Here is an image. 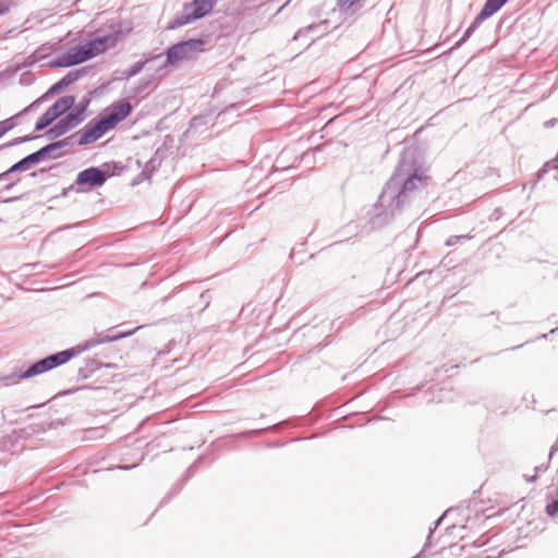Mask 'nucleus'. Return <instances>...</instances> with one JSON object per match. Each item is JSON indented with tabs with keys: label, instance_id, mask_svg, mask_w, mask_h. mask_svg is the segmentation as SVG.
<instances>
[{
	"label": "nucleus",
	"instance_id": "1",
	"mask_svg": "<svg viewBox=\"0 0 558 558\" xmlns=\"http://www.w3.org/2000/svg\"><path fill=\"white\" fill-rule=\"evenodd\" d=\"M428 179L426 169L416 161L414 154L404 151L374 205L372 225L380 227L389 222L427 184Z\"/></svg>",
	"mask_w": 558,
	"mask_h": 558
},
{
	"label": "nucleus",
	"instance_id": "2",
	"mask_svg": "<svg viewBox=\"0 0 558 558\" xmlns=\"http://www.w3.org/2000/svg\"><path fill=\"white\" fill-rule=\"evenodd\" d=\"M135 330L136 329L123 332H113V329H108L106 335L97 333L93 338L86 340L83 344L77 345L76 348L66 349L61 352L51 354L45 359L37 361L23 373L19 375H9L4 377L2 380L5 383V385L17 384L22 379H27L33 376L40 375L60 365H63L66 362H69L72 357L76 356L78 353L85 350L92 349L96 345L106 342H112L132 336L135 332Z\"/></svg>",
	"mask_w": 558,
	"mask_h": 558
},
{
	"label": "nucleus",
	"instance_id": "3",
	"mask_svg": "<svg viewBox=\"0 0 558 558\" xmlns=\"http://www.w3.org/2000/svg\"><path fill=\"white\" fill-rule=\"evenodd\" d=\"M119 37V32H98L88 43L71 47L65 52L50 59L46 65L49 68H69L80 64L114 47Z\"/></svg>",
	"mask_w": 558,
	"mask_h": 558
},
{
	"label": "nucleus",
	"instance_id": "4",
	"mask_svg": "<svg viewBox=\"0 0 558 558\" xmlns=\"http://www.w3.org/2000/svg\"><path fill=\"white\" fill-rule=\"evenodd\" d=\"M218 0H193L184 3L181 13L169 23L168 28L174 29L193 23L211 12Z\"/></svg>",
	"mask_w": 558,
	"mask_h": 558
},
{
	"label": "nucleus",
	"instance_id": "5",
	"mask_svg": "<svg viewBox=\"0 0 558 558\" xmlns=\"http://www.w3.org/2000/svg\"><path fill=\"white\" fill-rule=\"evenodd\" d=\"M203 45L204 43L201 39H190L172 45L167 50V57L162 61V64L157 68V73H159L160 76L166 75L168 65H174L180 61L193 58V54L201 50Z\"/></svg>",
	"mask_w": 558,
	"mask_h": 558
},
{
	"label": "nucleus",
	"instance_id": "6",
	"mask_svg": "<svg viewBox=\"0 0 558 558\" xmlns=\"http://www.w3.org/2000/svg\"><path fill=\"white\" fill-rule=\"evenodd\" d=\"M108 173L98 167H89L77 173L75 183L69 187V190H75L76 192H85L84 189L77 186H88V189H97L105 184L108 179Z\"/></svg>",
	"mask_w": 558,
	"mask_h": 558
},
{
	"label": "nucleus",
	"instance_id": "7",
	"mask_svg": "<svg viewBox=\"0 0 558 558\" xmlns=\"http://www.w3.org/2000/svg\"><path fill=\"white\" fill-rule=\"evenodd\" d=\"M509 0H486L484 7L476 15L472 24L466 28L463 36L457 43L456 47L464 44L471 35L475 32V29L482 24L483 21L494 15L497 11H499Z\"/></svg>",
	"mask_w": 558,
	"mask_h": 558
},
{
	"label": "nucleus",
	"instance_id": "8",
	"mask_svg": "<svg viewBox=\"0 0 558 558\" xmlns=\"http://www.w3.org/2000/svg\"><path fill=\"white\" fill-rule=\"evenodd\" d=\"M111 130L108 124L104 121L102 118L95 121L94 123H88L81 131L76 132L74 135H71L72 140H75L76 144L80 146H84L87 144H92L102 137L106 132Z\"/></svg>",
	"mask_w": 558,
	"mask_h": 558
},
{
	"label": "nucleus",
	"instance_id": "9",
	"mask_svg": "<svg viewBox=\"0 0 558 558\" xmlns=\"http://www.w3.org/2000/svg\"><path fill=\"white\" fill-rule=\"evenodd\" d=\"M84 111L85 108H75L74 111L68 113L64 118L59 120L52 128H50L47 132V136L49 138H57L76 125H78L84 120Z\"/></svg>",
	"mask_w": 558,
	"mask_h": 558
},
{
	"label": "nucleus",
	"instance_id": "10",
	"mask_svg": "<svg viewBox=\"0 0 558 558\" xmlns=\"http://www.w3.org/2000/svg\"><path fill=\"white\" fill-rule=\"evenodd\" d=\"M131 110L132 106L130 102L122 100L118 104H113L109 108V112L101 118L110 129H113L119 122L124 120L131 113Z\"/></svg>",
	"mask_w": 558,
	"mask_h": 558
},
{
	"label": "nucleus",
	"instance_id": "11",
	"mask_svg": "<svg viewBox=\"0 0 558 558\" xmlns=\"http://www.w3.org/2000/svg\"><path fill=\"white\" fill-rule=\"evenodd\" d=\"M44 153L45 151H41V153L35 151V153L24 157L23 159H21L16 163H14L11 168H9L7 171L1 173L0 181L7 179V177L10 173H14V172H19V171H26V170L31 169L33 166L39 163L40 157L44 155Z\"/></svg>",
	"mask_w": 558,
	"mask_h": 558
},
{
	"label": "nucleus",
	"instance_id": "12",
	"mask_svg": "<svg viewBox=\"0 0 558 558\" xmlns=\"http://www.w3.org/2000/svg\"><path fill=\"white\" fill-rule=\"evenodd\" d=\"M71 141H72V137L69 136V137H66L64 140L51 143V144L40 148L36 153L46 151L40 157V161H43V160H45L47 158H58V157H60L62 155L61 153H59V150L61 148L65 147L66 145H69Z\"/></svg>",
	"mask_w": 558,
	"mask_h": 558
},
{
	"label": "nucleus",
	"instance_id": "13",
	"mask_svg": "<svg viewBox=\"0 0 558 558\" xmlns=\"http://www.w3.org/2000/svg\"><path fill=\"white\" fill-rule=\"evenodd\" d=\"M75 102L74 96H64L58 99L48 110L58 119L61 114L70 110Z\"/></svg>",
	"mask_w": 558,
	"mask_h": 558
},
{
	"label": "nucleus",
	"instance_id": "14",
	"mask_svg": "<svg viewBox=\"0 0 558 558\" xmlns=\"http://www.w3.org/2000/svg\"><path fill=\"white\" fill-rule=\"evenodd\" d=\"M161 58L160 54L146 58L145 60L137 61L132 66L123 72V78H130L137 75L147 64L155 62Z\"/></svg>",
	"mask_w": 558,
	"mask_h": 558
},
{
	"label": "nucleus",
	"instance_id": "15",
	"mask_svg": "<svg viewBox=\"0 0 558 558\" xmlns=\"http://www.w3.org/2000/svg\"><path fill=\"white\" fill-rule=\"evenodd\" d=\"M31 106L29 107H26L25 109H23L21 112H19L17 114L13 116V117H10L3 121L0 122V138L7 134L9 131H11L12 129H14L16 125H17V119L23 116L24 113H26L28 110H29Z\"/></svg>",
	"mask_w": 558,
	"mask_h": 558
},
{
	"label": "nucleus",
	"instance_id": "16",
	"mask_svg": "<svg viewBox=\"0 0 558 558\" xmlns=\"http://www.w3.org/2000/svg\"><path fill=\"white\" fill-rule=\"evenodd\" d=\"M58 44H50V43H46L41 46H39L34 52L33 54L29 57L32 58L33 62H37V61H40L47 57L50 56V53L52 51L56 50V46Z\"/></svg>",
	"mask_w": 558,
	"mask_h": 558
},
{
	"label": "nucleus",
	"instance_id": "17",
	"mask_svg": "<svg viewBox=\"0 0 558 558\" xmlns=\"http://www.w3.org/2000/svg\"><path fill=\"white\" fill-rule=\"evenodd\" d=\"M162 157H163V151L161 150V148H157L155 156L153 158H150L145 163L143 171L144 172H154L156 169H158L160 167Z\"/></svg>",
	"mask_w": 558,
	"mask_h": 558
},
{
	"label": "nucleus",
	"instance_id": "18",
	"mask_svg": "<svg viewBox=\"0 0 558 558\" xmlns=\"http://www.w3.org/2000/svg\"><path fill=\"white\" fill-rule=\"evenodd\" d=\"M87 73L86 68L77 69L68 72L61 80L66 86H70L74 82H76L78 78H81L84 74Z\"/></svg>",
	"mask_w": 558,
	"mask_h": 558
},
{
	"label": "nucleus",
	"instance_id": "19",
	"mask_svg": "<svg viewBox=\"0 0 558 558\" xmlns=\"http://www.w3.org/2000/svg\"><path fill=\"white\" fill-rule=\"evenodd\" d=\"M54 120L57 119L53 117V113L47 109V111L37 120L35 130L43 131L48 128Z\"/></svg>",
	"mask_w": 558,
	"mask_h": 558
},
{
	"label": "nucleus",
	"instance_id": "20",
	"mask_svg": "<svg viewBox=\"0 0 558 558\" xmlns=\"http://www.w3.org/2000/svg\"><path fill=\"white\" fill-rule=\"evenodd\" d=\"M546 513L550 518H558V492H556V497H553L551 501L546 505Z\"/></svg>",
	"mask_w": 558,
	"mask_h": 558
},
{
	"label": "nucleus",
	"instance_id": "21",
	"mask_svg": "<svg viewBox=\"0 0 558 558\" xmlns=\"http://www.w3.org/2000/svg\"><path fill=\"white\" fill-rule=\"evenodd\" d=\"M318 27H320V24H311V25H307L306 27L300 28L295 33L293 39L294 40H299L301 37H303V36L307 35V34L316 31Z\"/></svg>",
	"mask_w": 558,
	"mask_h": 558
},
{
	"label": "nucleus",
	"instance_id": "22",
	"mask_svg": "<svg viewBox=\"0 0 558 558\" xmlns=\"http://www.w3.org/2000/svg\"><path fill=\"white\" fill-rule=\"evenodd\" d=\"M34 137L33 136H29V135H25V136H22V137H16L14 140H12L11 142H8L7 144L0 146V149L4 148V147H11V146H15V145H19V144H22V143H26L31 140H33Z\"/></svg>",
	"mask_w": 558,
	"mask_h": 558
},
{
	"label": "nucleus",
	"instance_id": "23",
	"mask_svg": "<svg viewBox=\"0 0 558 558\" xmlns=\"http://www.w3.org/2000/svg\"><path fill=\"white\" fill-rule=\"evenodd\" d=\"M13 5V0H0V15L7 14Z\"/></svg>",
	"mask_w": 558,
	"mask_h": 558
},
{
	"label": "nucleus",
	"instance_id": "24",
	"mask_svg": "<svg viewBox=\"0 0 558 558\" xmlns=\"http://www.w3.org/2000/svg\"><path fill=\"white\" fill-rule=\"evenodd\" d=\"M68 86L63 83L62 80L58 81L57 83H54L50 88H49V93L51 94H54V93H60L61 90L65 89Z\"/></svg>",
	"mask_w": 558,
	"mask_h": 558
},
{
	"label": "nucleus",
	"instance_id": "25",
	"mask_svg": "<svg viewBox=\"0 0 558 558\" xmlns=\"http://www.w3.org/2000/svg\"><path fill=\"white\" fill-rule=\"evenodd\" d=\"M359 0H338V5L341 8V9H349L351 8L353 4H355Z\"/></svg>",
	"mask_w": 558,
	"mask_h": 558
},
{
	"label": "nucleus",
	"instance_id": "26",
	"mask_svg": "<svg viewBox=\"0 0 558 558\" xmlns=\"http://www.w3.org/2000/svg\"><path fill=\"white\" fill-rule=\"evenodd\" d=\"M465 238H466L465 235H452L447 240L446 244L448 246H451V245H454L460 239H465Z\"/></svg>",
	"mask_w": 558,
	"mask_h": 558
},
{
	"label": "nucleus",
	"instance_id": "27",
	"mask_svg": "<svg viewBox=\"0 0 558 558\" xmlns=\"http://www.w3.org/2000/svg\"><path fill=\"white\" fill-rule=\"evenodd\" d=\"M546 469H547V468H546L544 464H542V465H539V466H536V468H535V472H536V474H535L534 476L530 477V478H526V481H529V482H534V481L536 480V477H537V474H538L539 472H544Z\"/></svg>",
	"mask_w": 558,
	"mask_h": 558
},
{
	"label": "nucleus",
	"instance_id": "28",
	"mask_svg": "<svg viewBox=\"0 0 558 558\" xmlns=\"http://www.w3.org/2000/svg\"><path fill=\"white\" fill-rule=\"evenodd\" d=\"M549 167V163H546L539 171H538V178H542L544 173L547 171V168Z\"/></svg>",
	"mask_w": 558,
	"mask_h": 558
},
{
	"label": "nucleus",
	"instance_id": "29",
	"mask_svg": "<svg viewBox=\"0 0 558 558\" xmlns=\"http://www.w3.org/2000/svg\"><path fill=\"white\" fill-rule=\"evenodd\" d=\"M440 522H441V518H439L437 521H435L434 529H433V530H430V532H429L430 534L433 533V531H434L435 529H437V526L440 524Z\"/></svg>",
	"mask_w": 558,
	"mask_h": 558
},
{
	"label": "nucleus",
	"instance_id": "30",
	"mask_svg": "<svg viewBox=\"0 0 558 558\" xmlns=\"http://www.w3.org/2000/svg\"><path fill=\"white\" fill-rule=\"evenodd\" d=\"M555 124V120H549L545 123L546 126H553Z\"/></svg>",
	"mask_w": 558,
	"mask_h": 558
},
{
	"label": "nucleus",
	"instance_id": "31",
	"mask_svg": "<svg viewBox=\"0 0 558 558\" xmlns=\"http://www.w3.org/2000/svg\"><path fill=\"white\" fill-rule=\"evenodd\" d=\"M288 4H289V1H286L284 4L281 5V9H284L286 5H288Z\"/></svg>",
	"mask_w": 558,
	"mask_h": 558
},
{
	"label": "nucleus",
	"instance_id": "32",
	"mask_svg": "<svg viewBox=\"0 0 558 558\" xmlns=\"http://www.w3.org/2000/svg\"><path fill=\"white\" fill-rule=\"evenodd\" d=\"M288 4H289V1H286L284 4L281 5V9H284L286 5H288Z\"/></svg>",
	"mask_w": 558,
	"mask_h": 558
},
{
	"label": "nucleus",
	"instance_id": "33",
	"mask_svg": "<svg viewBox=\"0 0 558 558\" xmlns=\"http://www.w3.org/2000/svg\"><path fill=\"white\" fill-rule=\"evenodd\" d=\"M288 4H289V1H286L284 4L281 5V9H284L286 5H288Z\"/></svg>",
	"mask_w": 558,
	"mask_h": 558
},
{
	"label": "nucleus",
	"instance_id": "34",
	"mask_svg": "<svg viewBox=\"0 0 558 558\" xmlns=\"http://www.w3.org/2000/svg\"><path fill=\"white\" fill-rule=\"evenodd\" d=\"M288 4H289V1H286L284 4L281 5V9H284L286 5H288Z\"/></svg>",
	"mask_w": 558,
	"mask_h": 558
},
{
	"label": "nucleus",
	"instance_id": "35",
	"mask_svg": "<svg viewBox=\"0 0 558 558\" xmlns=\"http://www.w3.org/2000/svg\"><path fill=\"white\" fill-rule=\"evenodd\" d=\"M418 557H420V555H416L414 558H418Z\"/></svg>",
	"mask_w": 558,
	"mask_h": 558
}]
</instances>
